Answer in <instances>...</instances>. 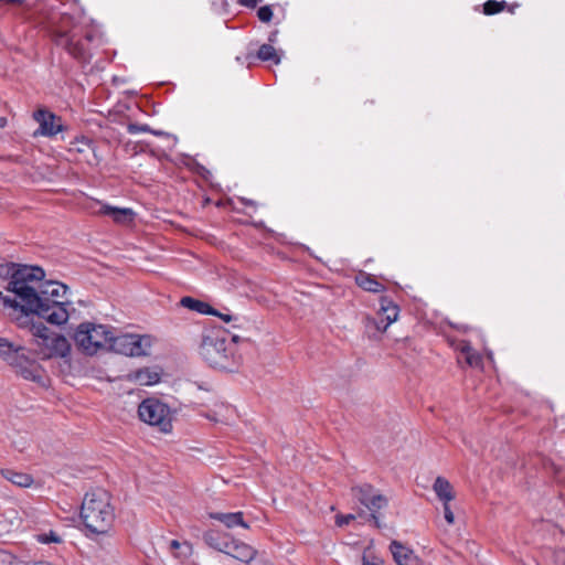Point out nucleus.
Listing matches in <instances>:
<instances>
[{"label":"nucleus","mask_w":565,"mask_h":565,"mask_svg":"<svg viewBox=\"0 0 565 565\" xmlns=\"http://www.w3.org/2000/svg\"><path fill=\"white\" fill-rule=\"evenodd\" d=\"M0 279L7 281L0 291V311L18 328L35 327V267L15 263L0 265Z\"/></svg>","instance_id":"obj_1"},{"label":"nucleus","mask_w":565,"mask_h":565,"mask_svg":"<svg viewBox=\"0 0 565 565\" xmlns=\"http://www.w3.org/2000/svg\"><path fill=\"white\" fill-rule=\"evenodd\" d=\"M45 276L43 268L38 266V319L61 326L68 320L67 286Z\"/></svg>","instance_id":"obj_2"},{"label":"nucleus","mask_w":565,"mask_h":565,"mask_svg":"<svg viewBox=\"0 0 565 565\" xmlns=\"http://www.w3.org/2000/svg\"><path fill=\"white\" fill-rule=\"evenodd\" d=\"M81 518L92 534H106L115 520L110 494L104 489L87 492L83 499Z\"/></svg>","instance_id":"obj_3"},{"label":"nucleus","mask_w":565,"mask_h":565,"mask_svg":"<svg viewBox=\"0 0 565 565\" xmlns=\"http://www.w3.org/2000/svg\"><path fill=\"white\" fill-rule=\"evenodd\" d=\"M235 341L236 337L230 338L226 330L220 327L209 328L202 334L200 354L213 367L230 369Z\"/></svg>","instance_id":"obj_4"},{"label":"nucleus","mask_w":565,"mask_h":565,"mask_svg":"<svg viewBox=\"0 0 565 565\" xmlns=\"http://www.w3.org/2000/svg\"><path fill=\"white\" fill-rule=\"evenodd\" d=\"M113 332L109 326L85 322L78 326L75 342L85 354L93 355L100 349H110Z\"/></svg>","instance_id":"obj_5"},{"label":"nucleus","mask_w":565,"mask_h":565,"mask_svg":"<svg viewBox=\"0 0 565 565\" xmlns=\"http://www.w3.org/2000/svg\"><path fill=\"white\" fill-rule=\"evenodd\" d=\"M139 418L159 429V431L169 434L172 431L173 414L171 408L157 398H147L139 404Z\"/></svg>","instance_id":"obj_6"},{"label":"nucleus","mask_w":565,"mask_h":565,"mask_svg":"<svg viewBox=\"0 0 565 565\" xmlns=\"http://www.w3.org/2000/svg\"><path fill=\"white\" fill-rule=\"evenodd\" d=\"M38 323V358H65L70 353L71 344L67 339L55 332H46Z\"/></svg>","instance_id":"obj_7"},{"label":"nucleus","mask_w":565,"mask_h":565,"mask_svg":"<svg viewBox=\"0 0 565 565\" xmlns=\"http://www.w3.org/2000/svg\"><path fill=\"white\" fill-rule=\"evenodd\" d=\"M152 345L150 335L141 334H117L113 332L110 349L127 356L147 355Z\"/></svg>","instance_id":"obj_8"},{"label":"nucleus","mask_w":565,"mask_h":565,"mask_svg":"<svg viewBox=\"0 0 565 565\" xmlns=\"http://www.w3.org/2000/svg\"><path fill=\"white\" fill-rule=\"evenodd\" d=\"M352 492L354 498L371 512L370 518L374 521L375 526L380 527L376 513L387 505V499L371 484L354 487Z\"/></svg>","instance_id":"obj_9"},{"label":"nucleus","mask_w":565,"mask_h":565,"mask_svg":"<svg viewBox=\"0 0 565 565\" xmlns=\"http://www.w3.org/2000/svg\"><path fill=\"white\" fill-rule=\"evenodd\" d=\"M66 130L67 126L62 117L49 109L38 108V134L47 138H55Z\"/></svg>","instance_id":"obj_10"},{"label":"nucleus","mask_w":565,"mask_h":565,"mask_svg":"<svg viewBox=\"0 0 565 565\" xmlns=\"http://www.w3.org/2000/svg\"><path fill=\"white\" fill-rule=\"evenodd\" d=\"M68 20V17L63 18V24L60 26L57 31L56 41L60 45L64 46L73 56L84 57L85 47L77 38V34H75L74 32H70L65 28Z\"/></svg>","instance_id":"obj_11"},{"label":"nucleus","mask_w":565,"mask_h":565,"mask_svg":"<svg viewBox=\"0 0 565 565\" xmlns=\"http://www.w3.org/2000/svg\"><path fill=\"white\" fill-rule=\"evenodd\" d=\"M388 548L394 562L397 565H425L413 550L399 541H392Z\"/></svg>","instance_id":"obj_12"},{"label":"nucleus","mask_w":565,"mask_h":565,"mask_svg":"<svg viewBox=\"0 0 565 565\" xmlns=\"http://www.w3.org/2000/svg\"><path fill=\"white\" fill-rule=\"evenodd\" d=\"M213 546L241 562H249L256 554V551L252 546L238 541H232L230 543H224L223 545Z\"/></svg>","instance_id":"obj_13"},{"label":"nucleus","mask_w":565,"mask_h":565,"mask_svg":"<svg viewBox=\"0 0 565 565\" xmlns=\"http://www.w3.org/2000/svg\"><path fill=\"white\" fill-rule=\"evenodd\" d=\"M379 316L380 320L371 321L374 323L377 330L385 331L390 324L397 320L398 307L387 298H382Z\"/></svg>","instance_id":"obj_14"},{"label":"nucleus","mask_w":565,"mask_h":565,"mask_svg":"<svg viewBox=\"0 0 565 565\" xmlns=\"http://www.w3.org/2000/svg\"><path fill=\"white\" fill-rule=\"evenodd\" d=\"M95 203L100 205L99 210L94 211L95 214L109 215L116 223L119 224H128L134 220L135 213L131 209L114 207L108 204H102L98 201Z\"/></svg>","instance_id":"obj_15"},{"label":"nucleus","mask_w":565,"mask_h":565,"mask_svg":"<svg viewBox=\"0 0 565 565\" xmlns=\"http://www.w3.org/2000/svg\"><path fill=\"white\" fill-rule=\"evenodd\" d=\"M17 351H18V347H14L7 339L0 338V358L3 361H6L14 370V372L17 374L29 375V373L24 369H21V365L18 364L15 362V360L13 359L14 356L15 358H19V356L23 358V355L17 354Z\"/></svg>","instance_id":"obj_16"},{"label":"nucleus","mask_w":565,"mask_h":565,"mask_svg":"<svg viewBox=\"0 0 565 565\" xmlns=\"http://www.w3.org/2000/svg\"><path fill=\"white\" fill-rule=\"evenodd\" d=\"M17 354H21L23 355V358L19 356V358H13L15 360V362L18 364L21 365V369H24L29 375H24V374H18L19 376L25 379V380H30V381H33L35 380V374H34V353L31 349H25L23 347H18V351H17Z\"/></svg>","instance_id":"obj_17"},{"label":"nucleus","mask_w":565,"mask_h":565,"mask_svg":"<svg viewBox=\"0 0 565 565\" xmlns=\"http://www.w3.org/2000/svg\"><path fill=\"white\" fill-rule=\"evenodd\" d=\"M210 518L220 521L227 529H233L235 526H241L244 529L249 527V525L243 520V512H232V513L214 512V513H210Z\"/></svg>","instance_id":"obj_18"},{"label":"nucleus","mask_w":565,"mask_h":565,"mask_svg":"<svg viewBox=\"0 0 565 565\" xmlns=\"http://www.w3.org/2000/svg\"><path fill=\"white\" fill-rule=\"evenodd\" d=\"M433 490L436 493L437 498L443 501V503H449L455 499L454 488L450 482L444 477H437L434 484Z\"/></svg>","instance_id":"obj_19"},{"label":"nucleus","mask_w":565,"mask_h":565,"mask_svg":"<svg viewBox=\"0 0 565 565\" xmlns=\"http://www.w3.org/2000/svg\"><path fill=\"white\" fill-rule=\"evenodd\" d=\"M128 379L139 385H153L160 381V373L156 370L146 367L130 373Z\"/></svg>","instance_id":"obj_20"},{"label":"nucleus","mask_w":565,"mask_h":565,"mask_svg":"<svg viewBox=\"0 0 565 565\" xmlns=\"http://www.w3.org/2000/svg\"><path fill=\"white\" fill-rule=\"evenodd\" d=\"M62 536L53 529H46V521L42 520L38 526V543L61 544Z\"/></svg>","instance_id":"obj_21"},{"label":"nucleus","mask_w":565,"mask_h":565,"mask_svg":"<svg viewBox=\"0 0 565 565\" xmlns=\"http://www.w3.org/2000/svg\"><path fill=\"white\" fill-rule=\"evenodd\" d=\"M355 281L362 289L370 292H381L384 290V286L374 276L366 273L356 275Z\"/></svg>","instance_id":"obj_22"},{"label":"nucleus","mask_w":565,"mask_h":565,"mask_svg":"<svg viewBox=\"0 0 565 565\" xmlns=\"http://www.w3.org/2000/svg\"><path fill=\"white\" fill-rule=\"evenodd\" d=\"M2 476L18 487H30L33 482L31 475L13 470H3Z\"/></svg>","instance_id":"obj_23"},{"label":"nucleus","mask_w":565,"mask_h":565,"mask_svg":"<svg viewBox=\"0 0 565 565\" xmlns=\"http://www.w3.org/2000/svg\"><path fill=\"white\" fill-rule=\"evenodd\" d=\"M181 305L184 308H189L191 310H195V311L201 312V313L216 315V310L211 308L210 305H207V303H205L203 301L193 299L191 297H183L181 299Z\"/></svg>","instance_id":"obj_24"},{"label":"nucleus","mask_w":565,"mask_h":565,"mask_svg":"<svg viewBox=\"0 0 565 565\" xmlns=\"http://www.w3.org/2000/svg\"><path fill=\"white\" fill-rule=\"evenodd\" d=\"M461 354L465 356L466 363L470 366H480L481 365V355L476 352L469 343H463L461 345Z\"/></svg>","instance_id":"obj_25"},{"label":"nucleus","mask_w":565,"mask_h":565,"mask_svg":"<svg viewBox=\"0 0 565 565\" xmlns=\"http://www.w3.org/2000/svg\"><path fill=\"white\" fill-rule=\"evenodd\" d=\"M257 56L259 60L265 61V62L271 61L275 64L280 63V56L278 55L275 47L270 44H263L258 50Z\"/></svg>","instance_id":"obj_26"},{"label":"nucleus","mask_w":565,"mask_h":565,"mask_svg":"<svg viewBox=\"0 0 565 565\" xmlns=\"http://www.w3.org/2000/svg\"><path fill=\"white\" fill-rule=\"evenodd\" d=\"M362 565H385L384 561L366 548L362 556Z\"/></svg>","instance_id":"obj_27"},{"label":"nucleus","mask_w":565,"mask_h":565,"mask_svg":"<svg viewBox=\"0 0 565 565\" xmlns=\"http://www.w3.org/2000/svg\"><path fill=\"white\" fill-rule=\"evenodd\" d=\"M0 565H28L6 551H0Z\"/></svg>","instance_id":"obj_28"},{"label":"nucleus","mask_w":565,"mask_h":565,"mask_svg":"<svg viewBox=\"0 0 565 565\" xmlns=\"http://www.w3.org/2000/svg\"><path fill=\"white\" fill-rule=\"evenodd\" d=\"M171 551L179 550L180 552L175 554L177 557L186 556L191 553V546L188 543H180L175 540L170 542Z\"/></svg>","instance_id":"obj_29"},{"label":"nucleus","mask_w":565,"mask_h":565,"mask_svg":"<svg viewBox=\"0 0 565 565\" xmlns=\"http://www.w3.org/2000/svg\"><path fill=\"white\" fill-rule=\"evenodd\" d=\"M504 2H498L495 0H489L483 6V12L486 14H494L500 12L503 9Z\"/></svg>","instance_id":"obj_30"},{"label":"nucleus","mask_w":565,"mask_h":565,"mask_svg":"<svg viewBox=\"0 0 565 565\" xmlns=\"http://www.w3.org/2000/svg\"><path fill=\"white\" fill-rule=\"evenodd\" d=\"M257 17L262 22H269L273 18V10L270 7H260L257 11Z\"/></svg>","instance_id":"obj_31"},{"label":"nucleus","mask_w":565,"mask_h":565,"mask_svg":"<svg viewBox=\"0 0 565 565\" xmlns=\"http://www.w3.org/2000/svg\"><path fill=\"white\" fill-rule=\"evenodd\" d=\"M128 131L130 134L146 132L150 131L149 127L146 125L130 124L128 126Z\"/></svg>","instance_id":"obj_32"},{"label":"nucleus","mask_w":565,"mask_h":565,"mask_svg":"<svg viewBox=\"0 0 565 565\" xmlns=\"http://www.w3.org/2000/svg\"><path fill=\"white\" fill-rule=\"evenodd\" d=\"M354 519H355V515H353V514L338 515L335 519V523L339 526H343V525L349 524Z\"/></svg>","instance_id":"obj_33"},{"label":"nucleus","mask_w":565,"mask_h":565,"mask_svg":"<svg viewBox=\"0 0 565 565\" xmlns=\"http://www.w3.org/2000/svg\"><path fill=\"white\" fill-rule=\"evenodd\" d=\"M444 516L448 524H454L455 515L450 510L449 503H444Z\"/></svg>","instance_id":"obj_34"},{"label":"nucleus","mask_w":565,"mask_h":565,"mask_svg":"<svg viewBox=\"0 0 565 565\" xmlns=\"http://www.w3.org/2000/svg\"><path fill=\"white\" fill-rule=\"evenodd\" d=\"M215 316H218L225 322H231V321H236L237 320V317L228 315V313H220V312L216 311Z\"/></svg>","instance_id":"obj_35"},{"label":"nucleus","mask_w":565,"mask_h":565,"mask_svg":"<svg viewBox=\"0 0 565 565\" xmlns=\"http://www.w3.org/2000/svg\"><path fill=\"white\" fill-rule=\"evenodd\" d=\"M259 0H238L239 4L247 8H255Z\"/></svg>","instance_id":"obj_36"},{"label":"nucleus","mask_w":565,"mask_h":565,"mask_svg":"<svg viewBox=\"0 0 565 565\" xmlns=\"http://www.w3.org/2000/svg\"><path fill=\"white\" fill-rule=\"evenodd\" d=\"M7 125V118L0 117V128L4 127Z\"/></svg>","instance_id":"obj_37"},{"label":"nucleus","mask_w":565,"mask_h":565,"mask_svg":"<svg viewBox=\"0 0 565 565\" xmlns=\"http://www.w3.org/2000/svg\"><path fill=\"white\" fill-rule=\"evenodd\" d=\"M205 540H206L211 545H213V543H212V536H211L210 534H206V535H205Z\"/></svg>","instance_id":"obj_38"},{"label":"nucleus","mask_w":565,"mask_h":565,"mask_svg":"<svg viewBox=\"0 0 565 565\" xmlns=\"http://www.w3.org/2000/svg\"><path fill=\"white\" fill-rule=\"evenodd\" d=\"M276 34H277V32H274V33L270 34V36H269V41L270 42L275 41Z\"/></svg>","instance_id":"obj_39"}]
</instances>
